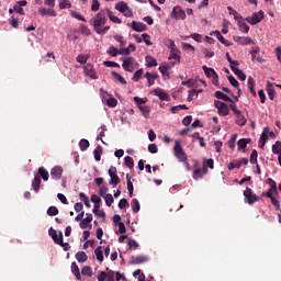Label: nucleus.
<instances>
[{"label": "nucleus", "instance_id": "1", "mask_svg": "<svg viewBox=\"0 0 281 281\" xmlns=\"http://www.w3.org/2000/svg\"><path fill=\"white\" fill-rule=\"evenodd\" d=\"M109 8L100 10L92 19V25L98 34H106L111 25H106Z\"/></svg>", "mask_w": 281, "mask_h": 281}, {"label": "nucleus", "instance_id": "2", "mask_svg": "<svg viewBox=\"0 0 281 281\" xmlns=\"http://www.w3.org/2000/svg\"><path fill=\"white\" fill-rule=\"evenodd\" d=\"M173 151H175L176 157H177L178 159H180V161H183V164H184V165L188 167V169H189V168H190V165H189V162H188V156H187V154H184L180 140H176V142H175Z\"/></svg>", "mask_w": 281, "mask_h": 281}, {"label": "nucleus", "instance_id": "3", "mask_svg": "<svg viewBox=\"0 0 281 281\" xmlns=\"http://www.w3.org/2000/svg\"><path fill=\"white\" fill-rule=\"evenodd\" d=\"M123 60L122 67L126 71H134V69H137L139 67V63L133 57V56H125L124 58H121Z\"/></svg>", "mask_w": 281, "mask_h": 281}, {"label": "nucleus", "instance_id": "4", "mask_svg": "<svg viewBox=\"0 0 281 281\" xmlns=\"http://www.w3.org/2000/svg\"><path fill=\"white\" fill-rule=\"evenodd\" d=\"M267 184H269L270 189L266 193H262V196L266 195V198H269V200L272 202L273 193L279 195L277 182L276 180H272V178H268Z\"/></svg>", "mask_w": 281, "mask_h": 281}, {"label": "nucleus", "instance_id": "5", "mask_svg": "<svg viewBox=\"0 0 281 281\" xmlns=\"http://www.w3.org/2000/svg\"><path fill=\"white\" fill-rule=\"evenodd\" d=\"M262 19H265L263 10H259V12H252L251 16H246V21H248L250 25H257V23H260Z\"/></svg>", "mask_w": 281, "mask_h": 281}, {"label": "nucleus", "instance_id": "6", "mask_svg": "<svg viewBox=\"0 0 281 281\" xmlns=\"http://www.w3.org/2000/svg\"><path fill=\"white\" fill-rule=\"evenodd\" d=\"M109 176H110V181H109L110 186L117 187V184L121 183V178H119V176H117L116 167H110Z\"/></svg>", "mask_w": 281, "mask_h": 281}, {"label": "nucleus", "instance_id": "7", "mask_svg": "<svg viewBox=\"0 0 281 281\" xmlns=\"http://www.w3.org/2000/svg\"><path fill=\"white\" fill-rule=\"evenodd\" d=\"M244 198H246L248 204L252 205L256 204V202H259L260 198L254 193L252 189H249V187L246 188V191H244Z\"/></svg>", "mask_w": 281, "mask_h": 281}, {"label": "nucleus", "instance_id": "8", "mask_svg": "<svg viewBox=\"0 0 281 281\" xmlns=\"http://www.w3.org/2000/svg\"><path fill=\"white\" fill-rule=\"evenodd\" d=\"M214 105L218 109V113H221V115H228L229 106L226 104V102H223L222 100H215Z\"/></svg>", "mask_w": 281, "mask_h": 281}, {"label": "nucleus", "instance_id": "9", "mask_svg": "<svg viewBox=\"0 0 281 281\" xmlns=\"http://www.w3.org/2000/svg\"><path fill=\"white\" fill-rule=\"evenodd\" d=\"M203 70L209 78H213L214 85L218 83V74H216L215 69H213L212 67H207L206 65H203Z\"/></svg>", "mask_w": 281, "mask_h": 281}, {"label": "nucleus", "instance_id": "10", "mask_svg": "<svg viewBox=\"0 0 281 281\" xmlns=\"http://www.w3.org/2000/svg\"><path fill=\"white\" fill-rule=\"evenodd\" d=\"M98 281H115V272L109 270L108 272H100L98 276Z\"/></svg>", "mask_w": 281, "mask_h": 281}, {"label": "nucleus", "instance_id": "11", "mask_svg": "<svg viewBox=\"0 0 281 281\" xmlns=\"http://www.w3.org/2000/svg\"><path fill=\"white\" fill-rule=\"evenodd\" d=\"M83 71L86 76H89L90 78H98V74L91 63H87L86 65H83Z\"/></svg>", "mask_w": 281, "mask_h": 281}, {"label": "nucleus", "instance_id": "12", "mask_svg": "<svg viewBox=\"0 0 281 281\" xmlns=\"http://www.w3.org/2000/svg\"><path fill=\"white\" fill-rule=\"evenodd\" d=\"M172 16L175 19H186L187 14H186V10H183V8H181V5H175L173 10H172Z\"/></svg>", "mask_w": 281, "mask_h": 281}, {"label": "nucleus", "instance_id": "13", "mask_svg": "<svg viewBox=\"0 0 281 281\" xmlns=\"http://www.w3.org/2000/svg\"><path fill=\"white\" fill-rule=\"evenodd\" d=\"M63 167H53V169H50V178L53 180H60L63 178Z\"/></svg>", "mask_w": 281, "mask_h": 281}, {"label": "nucleus", "instance_id": "14", "mask_svg": "<svg viewBox=\"0 0 281 281\" xmlns=\"http://www.w3.org/2000/svg\"><path fill=\"white\" fill-rule=\"evenodd\" d=\"M233 40L239 45H250L254 43L250 36H233Z\"/></svg>", "mask_w": 281, "mask_h": 281}, {"label": "nucleus", "instance_id": "15", "mask_svg": "<svg viewBox=\"0 0 281 281\" xmlns=\"http://www.w3.org/2000/svg\"><path fill=\"white\" fill-rule=\"evenodd\" d=\"M148 261V257L144 255H138L137 257H131L130 263L132 265H139V263H146Z\"/></svg>", "mask_w": 281, "mask_h": 281}, {"label": "nucleus", "instance_id": "16", "mask_svg": "<svg viewBox=\"0 0 281 281\" xmlns=\"http://www.w3.org/2000/svg\"><path fill=\"white\" fill-rule=\"evenodd\" d=\"M132 29L136 32H145L147 30L146 23H142L138 21H132Z\"/></svg>", "mask_w": 281, "mask_h": 281}, {"label": "nucleus", "instance_id": "17", "mask_svg": "<svg viewBox=\"0 0 281 281\" xmlns=\"http://www.w3.org/2000/svg\"><path fill=\"white\" fill-rule=\"evenodd\" d=\"M169 58H176L178 60V63H180V58H181V55H180V49L177 47L175 41H173V45L171 47V54L169 56Z\"/></svg>", "mask_w": 281, "mask_h": 281}, {"label": "nucleus", "instance_id": "18", "mask_svg": "<svg viewBox=\"0 0 281 281\" xmlns=\"http://www.w3.org/2000/svg\"><path fill=\"white\" fill-rule=\"evenodd\" d=\"M267 93L270 100H274L276 89L273 82H271L270 80H267Z\"/></svg>", "mask_w": 281, "mask_h": 281}, {"label": "nucleus", "instance_id": "19", "mask_svg": "<svg viewBox=\"0 0 281 281\" xmlns=\"http://www.w3.org/2000/svg\"><path fill=\"white\" fill-rule=\"evenodd\" d=\"M42 184V178L38 173V176H35L34 180L32 181V188L34 189L35 193H38Z\"/></svg>", "mask_w": 281, "mask_h": 281}, {"label": "nucleus", "instance_id": "20", "mask_svg": "<svg viewBox=\"0 0 281 281\" xmlns=\"http://www.w3.org/2000/svg\"><path fill=\"white\" fill-rule=\"evenodd\" d=\"M38 13L42 14V16H46L47 14L49 16H57L56 10H49V8H40Z\"/></svg>", "mask_w": 281, "mask_h": 281}, {"label": "nucleus", "instance_id": "21", "mask_svg": "<svg viewBox=\"0 0 281 281\" xmlns=\"http://www.w3.org/2000/svg\"><path fill=\"white\" fill-rule=\"evenodd\" d=\"M71 271H72V274H75L77 281H81L82 277H81L80 268L79 266H77L76 261L71 263Z\"/></svg>", "mask_w": 281, "mask_h": 281}, {"label": "nucleus", "instance_id": "22", "mask_svg": "<svg viewBox=\"0 0 281 281\" xmlns=\"http://www.w3.org/2000/svg\"><path fill=\"white\" fill-rule=\"evenodd\" d=\"M154 93L155 95H158L160 100H169L168 93L164 91V89H161L160 87H158L157 89H154Z\"/></svg>", "mask_w": 281, "mask_h": 281}, {"label": "nucleus", "instance_id": "23", "mask_svg": "<svg viewBox=\"0 0 281 281\" xmlns=\"http://www.w3.org/2000/svg\"><path fill=\"white\" fill-rule=\"evenodd\" d=\"M214 169V160L213 158H209V160H206L204 164H203V176H206V173H209V169Z\"/></svg>", "mask_w": 281, "mask_h": 281}, {"label": "nucleus", "instance_id": "24", "mask_svg": "<svg viewBox=\"0 0 281 281\" xmlns=\"http://www.w3.org/2000/svg\"><path fill=\"white\" fill-rule=\"evenodd\" d=\"M214 35L216 36V38H218V41H221V43L226 45V47H229L232 45L231 41H227V38H225V36H223V34L218 30L214 32Z\"/></svg>", "mask_w": 281, "mask_h": 281}, {"label": "nucleus", "instance_id": "25", "mask_svg": "<svg viewBox=\"0 0 281 281\" xmlns=\"http://www.w3.org/2000/svg\"><path fill=\"white\" fill-rule=\"evenodd\" d=\"M145 78H147V83L150 87L155 85V79L158 78V74H150V71H146Z\"/></svg>", "mask_w": 281, "mask_h": 281}, {"label": "nucleus", "instance_id": "26", "mask_svg": "<svg viewBox=\"0 0 281 281\" xmlns=\"http://www.w3.org/2000/svg\"><path fill=\"white\" fill-rule=\"evenodd\" d=\"M38 173L41 179L44 180V182H47L49 180V173L47 169H45V167H40Z\"/></svg>", "mask_w": 281, "mask_h": 281}, {"label": "nucleus", "instance_id": "27", "mask_svg": "<svg viewBox=\"0 0 281 281\" xmlns=\"http://www.w3.org/2000/svg\"><path fill=\"white\" fill-rule=\"evenodd\" d=\"M93 213L94 215H97V217H101L102 220L106 217V213H104V211H101L100 204L93 206Z\"/></svg>", "mask_w": 281, "mask_h": 281}, {"label": "nucleus", "instance_id": "28", "mask_svg": "<svg viewBox=\"0 0 281 281\" xmlns=\"http://www.w3.org/2000/svg\"><path fill=\"white\" fill-rule=\"evenodd\" d=\"M251 138H240L237 143L238 150H244L246 148L247 144H250Z\"/></svg>", "mask_w": 281, "mask_h": 281}, {"label": "nucleus", "instance_id": "29", "mask_svg": "<svg viewBox=\"0 0 281 281\" xmlns=\"http://www.w3.org/2000/svg\"><path fill=\"white\" fill-rule=\"evenodd\" d=\"M255 85H256V82H255L252 76H248V89H250V93H252V95H257Z\"/></svg>", "mask_w": 281, "mask_h": 281}, {"label": "nucleus", "instance_id": "30", "mask_svg": "<svg viewBox=\"0 0 281 281\" xmlns=\"http://www.w3.org/2000/svg\"><path fill=\"white\" fill-rule=\"evenodd\" d=\"M76 259L79 263H85V261H88V255L87 252L79 251L76 254Z\"/></svg>", "mask_w": 281, "mask_h": 281}, {"label": "nucleus", "instance_id": "31", "mask_svg": "<svg viewBox=\"0 0 281 281\" xmlns=\"http://www.w3.org/2000/svg\"><path fill=\"white\" fill-rule=\"evenodd\" d=\"M236 122L240 126H244L246 124V122H247V119L245 117V115H243L240 109H238Z\"/></svg>", "mask_w": 281, "mask_h": 281}, {"label": "nucleus", "instance_id": "32", "mask_svg": "<svg viewBox=\"0 0 281 281\" xmlns=\"http://www.w3.org/2000/svg\"><path fill=\"white\" fill-rule=\"evenodd\" d=\"M260 52V47H255L254 49H251L250 54L252 56V60H257L258 63H261L262 58L261 56H258Z\"/></svg>", "mask_w": 281, "mask_h": 281}, {"label": "nucleus", "instance_id": "33", "mask_svg": "<svg viewBox=\"0 0 281 281\" xmlns=\"http://www.w3.org/2000/svg\"><path fill=\"white\" fill-rule=\"evenodd\" d=\"M239 30H240V32L248 34V32L250 30V25H248V23H246L245 21H243V19H240L239 20Z\"/></svg>", "mask_w": 281, "mask_h": 281}, {"label": "nucleus", "instance_id": "34", "mask_svg": "<svg viewBox=\"0 0 281 281\" xmlns=\"http://www.w3.org/2000/svg\"><path fill=\"white\" fill-rule=\"evenodd\" d=\"M131 206H132L133 213H139V211H140L139 200H137V199L132 200Z\"/></svg>", "mask_w": 281, "mask_h": 281}, {"label": "nucleus", "instance_id": "35", "mask_svg": "<svg viewBox=\"0 0 281 281\" xmlns=\"http://www.w3.org/2000/svg\"><path fill=\"white\" fill-rule=\"evenodd\" d=\"M94 255H95L98 261H104V255H103L102 246H98V248H95Z\"/></svg>", "mask_w": 281, "mask_h": 281}, {"label": "nucleus", "instance_id": "36", "mask_svg": "<svg viewBox=\"0 0 281 281\" xmlns=\"http://www.w3.org/2000/svg\"><path fill=\"white\" fill-rule=\"evenodd\" d=\"M54 241H55V244H58L59 246H64V235L61 232H59V237H58L57 231H55Z\"/></svg>", "mask_w": 281, "mask_h": 281}, {"label": "nucleus", "instance_id": "37", "mask_svg": "<svg viewBox=\"0 0 281 281\" xmlns=\"http://www.w3.org/2000/svg\"><path fill=\"white\" fill-rule=\"evenodd\" d=\"M134 101L138 105V109L142 110V106L148 102V98H139V95H134Z\"/></svg>", "mask_w": 281, "mask_h": 281}, {"label": "nucleus", "instance_id": "38", "mask_svg": "<svg viewBox=\"0 0 281 281\" xmlns=\"http://www.w3.org/2000/svg\"><path fill=\"white\" fill-rule=\"evenodd\" d=\"M240 168H241L240 160H233L232 162L228 164L229 171H234V169H240Z\"/></svg>", "mask_w": 281, "mask_h": 281}, {"label": "nucleus", "instance_id": "39", "mask_svg": "<svg viewBox=\"0 0 281 281\" xmlns=\"http://www.w3.org/2000/svg\"><path fill=\"white\" fill-rule=\"evenodd\" d=\"M146 65L147 67H157V58H154V56H146Z\"/></svg>", "mask_w": 281, "mask_h": 281}, {"label": "nucleus", "instance_id": "40", "mask_svg": "<svg viewBox=\"0 0 281 281\" xmlns=\"http://www.w3.org/2000/svg\"><path fill=\"white\" fill-rule=\"evenodd\" d=\"M215 97L224 100L225 102H229V100H232L231 95H227V93H224L223 91H215Z\"/></svg>", "mask_w": 281, "mask_h": 281}, {"label": "nucleus", "instance_id": "41", "mask_svg": "<svg viewBox=\"0 0 281 281\" xmlns=\"http://www.w3.org/2000/svg\"><path fill=\"white\" fill-rule=\"evenodd\" d=\"M126 181H127V191H128L130 198H133L134 187H133V182H131L130 173L126 175Z\"/></svg>", "mask_w": 281, "mask_h": 281}, {"label": "nucleus", "instance_id": "42", "mask_svg": "<svg viewBox=\"0 0 281 281\" xmlns=\"http://www.w3.org/2000/svg\"><path fill=\"white\" fill-rule=\"evenodd\" d=\"M81 274H83V277H92L93 270L91 266H83V268L81 269Z\"/></svg>", "mask_w": 281, "mask_h": 281}, {"label": "nucleus", "instance_id": "43", "mask_svg": "<svg viewBox=\"0 0 281 281\" xmlns=\"http://www.w3.org/2000/svg\"><path fill=\"white\" fill-rule=\"evenodd\" d=\"M102 153H103V149L101 145H98V147H95V149L93 150L94 159H97V161H100L102 157Z\"/></svg>", "mask_w": 281, "mask_h": 281}, {"label": "nucleus", "instance_id": "44", "mask_svg": "<svg viewBox=\"0 0 281 281\" xmlns=\"http://www.w3.org/2000/svg\"><path fill=\"white\" fill-rule=\"evenodd\" d=\"M112 76L113 78H115V80H119L120 82H122V85H126L127 80H125L122 74H119L117 71H112Z\"/></svg>", "mask_w": 281, "mask_h": 281}, {"label": "nucleus", "instance_id": "45", "mask_svg": "<svg viewBox=\"0 0 281 281\" xmlns=\"http://www.w3.org/2000/svg\"><path fill=\"white\" fill-rule=\"evenodd\" d=\"M106 131H108L106 124H102L101 132L97 136V139H101V142H103V144H104L103 137H105Z\"/></svg>", "mask_w": 281, "mask_h": 281}, {"label": "nucleus", "instance_id": "46", "mask_svg": "<svg viewBox=\"0 0 281 281\" xmlns=\"http://www.w3.org/2000/svg\"><path fill=\"white\" fill-rule=\"evenodd\" d=\"M272 153H276V155H278V157H280V154H281V140H277V143H274V145H272Z\"/></svg>", "mask_w": 281, "mask_h": 281}, {"label": "nucleus", "instance_id": "47", "mask_svg": "<svg viewBox=\"0 0 281 281\" xmlns=\"http://www.w3.org/2000/svg\"><path fill=\"white\" fill-rule=\"evenodd\" d=\"M124 162H125V167H127L128 169H133V167H135V162L133 158H131V156H126L124 158Z\"/></svg>", "mask_w": 281, "mask_h": 281}, {"label": "nucleus", "instance_id": "48", "mask_svg": "<svg viewBox=\"0 0 281 281\" xmlns=\"http://www.w3.org/2000/svg\"><path fill=\"white\" fill-rule=\"evenodd\" d=\"M229 103V106H231V110L237 115L238 117V113H239V109L235 102V100H233V98H231V100H228Z\"/></svg>", "mask_w": 281, "mask_h": 281}, {"label": "nucleus", "instance_id": "49", "mask_svg": "<svg viewBox=\"0 0 281 281\" xmlns=\"http://www.w3.org/2000/svg\"><path fill=\"white\" fill-rule=\"evenodd\" d=\"M140 111L145 117L150 116V106H148L146 103H144L143 106H140Z\"/></svg>", "mask_w": 281, "mask_h": 281}, {"label": "nucleus", "instance_id": "50", "mask_svg": "<svg viewBox=\"0 0 281 281\" xmlns=\"http://www.w3.org/2000/svg\"><path fill=\"white\" fill-rule=\"evenodd\" d=\"M108 16L111 21H113V23H122V19H120L119 16H115L113 14V12H111L110 9H108Z\"/></svg>", "mask_w": 281, "mask_h": 281}, {"label": "nucleus", "instance_id": "51", "mask_svg": "<svg viewBox=\"0 0 281 281\" xmlns=\"http://www.w3.org/2000/svg\"><path fill=\"white\" fill-rule=\"evenodd\" d=\"M203 169H194L193 171V179L194 180H201L203 178Z\"/></svg>", "mask_w": 281, "mask_h": 281}, {"label": "nucleus", "instance_id": "52", "mask_svg": "<svg viewBox=\"0 0 281 281\" xmlns=\"http://www.w3.org/2000/svg\"><path fill=\"white\" fill-rule=\"evenodd\" d=\"M143 74H144V69H143V68L137 69V70L134 72L132 80H134L135 82H137V81L142 78Z\"/></svg>", "mask_w": 281, "mask_h": 281}, {"label": "nucleus", "instance_id": "53", "mask_svg": "<svg viewBox=\"0 0 281 281\" xmlns=\"http://www.w3.org/2000/svg\"><path fill=\"white\" fill-rule=\"evenodd\" d=\"M258 161V151L257 149H252V153L250 154V165H257Z\"/></svg>", "mask_w": 281, "mask_h": 281}, {"label": "nucleus", "instance_id": "54", "mask_svg": "<svg viewBox=\"0 0 281 281\" xmlns=\"http://www.w3.org/2000/svg\"><path fill=\"white\" fill-rule=\"evenodd\" d=\"M126 8H127V3H125V1H120L119 3L115 4V9L119 10L120 12H124V14H125Z\"/></svg>", "mask_w": 281, "mask_h": 281}, {"label": "nucleus", "instance_id": "55", "mask_svg": "<svg viewBox=\"0 0 281 281\" xmlns=\"http://www.w3.org/2000/svg\"><path fill=\"white\" fill-rule=\"evenodd\" d=\"M80 32H81V34H86V36H90V34H91L90 27H88V25H86L85 23H81Z\"/></svg>", "mask_w": 281, "mask_h": 281}, {"label": "nucleus", "instance_id": "56", "mask_svg": "<svg viewBox=\"0 0 281 281\" xmlns=\"http://www.w3.org/2000/svg\"><path fill=\"white\" fill-rule=\"evenodd\" d=\"M79 146L81 150H87V148H89L90 143L89 140H87V138H81V140L79 142Z\"/></svg>", "mask_w": 281, "mask_h": 281}, {"label": "nucleus", "instance_id": "57", "mask_svg": "<svg viewBox=\"0 0 281 281\" xmlns=\"http://www.w3.org/2000/svg\"><path fill=\"white\" fill-rule=\"evenodd\" d=\"M269 133H270V130L269 127H265L263 131H262V134H261V139H262V144L265 146L268 137H269Z\"/></svg>", "mask_w": 281, "mask_h": 281}, {"label": "nucleus", "instance_id": "58", "mask_svg": "<svg viewBox=\"0 0 281 281\" xmlns=\"http://www.w3.org/2000/svg\"><path fill=\"white\" fill-rule=\"evenodd\" d=\"M59 211L57 209V206H49L48 211H47V215H49L50 217L58 215Z\"/></svg>", "mask_w": 281, "mask_h": 281}, {"label": "nucleus", "instance_id": "59", "mask_svg": "<svg viewBox=\"0 0 281 281\" xmlns=\"http://www.w3.org/2000/svg\"><path fill=\"white\" fill-rule=\"evenodd\" d=\"M71 15L75 16V19H78L79 21H87L86 16H83V14L77 12L76 10H71Z\"/></svg>", "mask_w": 281, "mask_h": 281}, {"label": "nucleus", "instance_id": "60", "mask_svg": "<svg viewBox=\"0 0 281 281\" xmlns=\"http://www.w3.org/2000/svg\"><path fill=\"white\" fill-rule=\"evenodd\" d=\"M108 54H110L111 56H117V54H120V49H117V47H115L114 45H111L108 49Z\"/></svg>", "mask_w": 281, "mask_h": 281}, {"label": "nucleus", "instance_id": "61", "mask_svg": "<svg viewBox=\"0 0 281 281\" xmlns=\"http://www.w3.org/2000/svg\"><path fill=\"white\" fill-rule=\"evenodd\" d=\"M199 91L198 89H191L189 91L188 100H194V98H198Z\"/></svg>", "mask_w": 281, "mask_h": 281}, {"label": "nucleus", "instance_id": "62", "mask_svg": "<svg viewBox=\"0 0 281 281\" xmlns=\"http://www.w3.org/2000/svg\"><path fill=\"white\" fill-rule=\"evenodd\" d=\"M113 202H114L113 195L111 193H106V195H105V204H106V206H112Z\"/></svg>", "mask_w": 281, "mask_h": 281}, {"label": "nucleus", "instance_id": "63", "mask_svg": "<svg viewBox=\"0 0 281 281\" xmlns=\"http://www.w3.org/2000/svg\"><path fill=\"white\" fill-rule=\"evenodd\" d=\"M59 8L60 9L71 8V2L69 0H59Z\"/></svg>", "mask_w": 281, "mask_h": 281}, {"label": "nucleus", "instance_id": "64", "mask_svg": "<svg viewBox=\"0 0 281 281\" xmlns=\"http://www.w3.org/2000/svg\"><path fill=\"white\" fill-rule=\"evenodd\" d=\"M237 137H238L237 134H233V136H232L231 139L228 140V146H229L231 148H235Z\"/></svg>", "mask_w": 281, "mask_h": 281}]
</instances>
